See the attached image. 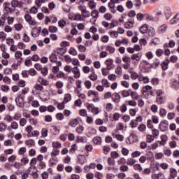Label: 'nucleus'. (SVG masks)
Wrapping results in <instances>:
<instances>
[{"label": "nucleus", "mask_w": 179, "mask_h": 179, "mask_svg": "<svg viewBox=\"0 0 179 179\" xmlns=\"http://www.w3.org/2000/svg\"><path fill=\"white\" fill-rule=\"evenodd\" d=\"M78 10L81 12V15L83 17L86 19V17H89L90 16V12L87 10V8L85 5H80L78 7Z\"/></svg>", "instance_id": "obj_1"}, {"label": "nucleus", "mask_w": 179, "mask_h": 179, "mask_svg": "<svg viewBox=\"0 0 179 179\" xmlns=\"http://www.w3.org/2000/svg\"><path fill=\"white\" fill-rule=\"evenodd\" d=\"M39 97L42 101H48L51 96L48 90H44L41 92Z\"/></svg>", "instance_id": "obj_2"}, {"label": "nucleus", "mask_w": 179, "mask_h": 179, "mask_svg": "<svg viewBox=\"0 0 179 179\" xmlns=\"http://www.w3.org/2000/svg\"><path fill=\"white\" fill-rule=\"evenodd\" d=\"M159 129L162 132H166L169 129V121L166 120H162L159 124Z\"/></svg>", "instance_id": "obj_3"}, {"label": "nucleus", "mask_w": 179, "mask_h": 179, "mask_svg": "<svg viewBox=\"0 0 179 179\" xmlns=\"http://www.w3.org/2000/svg\"><path fill=\"white\" fill-rule=\"evenodd\" d=\"M14 58L16 59L17 62H18V65L24 61V59L23 58V52L20 50H17L14 53Z\"/></svg>", "instance_id": "obj_4"}, {"label": "nucleus", "mask_w": 179, "mask_h": 179, "mask_svg": "<svg viewBox=\"0 0 179 179\" xmlns=\"http://www.w3.org/2000/svg\"><path fill=\"white\" fill-rule=\"evenodd\" d=\"M104 64L106 65V68L108 69H110V71H113V69L115 68V65L114 64V60L111 58L107 59L104 62Z\"/></svg>", "instance_id": "obj_5"}, {"label": "nucleus", "mask_w": 179, "mask_h": 179, "mask_svg": "<svg viewBox=\"0 0 179 179\" xmlns=\"http://www.w3.org/2000/svg\"><path fill=\"white\" fill-rule=\"evenodd\" d=\"M86 108L89 111H91L92 114L97 115L99 114V108L94 106L93 103H86Z\"/></svg>", "instance_id": "obj_6"}, {"label": "nucleus", "mask_w": 179, "mask_h": 179, "mask_svg": "<svg viewBox=\"0 0 179 179\" xmlns=\"http://www.w3.org/2000/svg\"><path fill=\"white\" fill-rule=\"evenodd\" d=\"M15 103L18 107H20V108H23V107H24V98H23V96H22V95L20 94L15 99Z\"/></svg>", "instance_id": "obj_7"}, {"label": "nucleus", "mask_w": 179, "mask_h": 179, "mask_svg": "<svg viewBox=\"0 0 179 179\" xmlns=\"http://www.w3.org/2000/svg\"><path fill=\"white\" fill-rule=\"evenodd\" d=\"M24 19L27 23L30 24V26H36V20L31 17L29 14H26L24 15Z\"/></svg>", "instance_id": "obj_8"}, {"label": "nucleus", "mask_w": 179, "mask_h": 179, "mask_svg": "<svg viewBox=\"0 0 179 179\" xmlns=\"http://www.w3.org/2000/svg\"><path fill=\"white\" fill-rule=\"evenodd\" d=\"M152 89H153V87H152L150 85H145L144 87H143L142 94L143 96H145V99H149V93L148 92H150Z\"/></svg>", "instance_id": "obj_9"}, {"label": "nucleus", "mask_w": 179, "mask_h": 179, "mask_svg": "<svg viewBox=\"0 0 179 179\" xmlns=\"http://www.w3.org/2000/svg\"><path fill=\"white\" fill-rule=\"evenodd\" d=\"M57 90V94H64V90L62 87H64V82L62 81H57L55 84Z\"/></svg>", "instance_id": "obj_10"}, {"label": "nucleus", "mask_w": 179, "mask_h": 179, "mask_svg": "<svg viewBox=\"0 0 179 179\" xmlns=\"http://www.w3.org/2000/svg\"><path fill=\"white\" fill-rule=\"evenodd\" d=\"M161 141H158L161 146H166L167 145V141H169V136L166 134H162L160 136Z\"/></svg>", "instance_id": "obj_11"}, {"label": "nucleus", "mask_w": 179, "mask_h": 179, "mask_svg": "<svg viewBox=\"0 0 179 179\" xmlns=\"http://www.w3.org/2000/svg\"><path fill=\"white\" fill-rule=\"evenodd\" d=\"M71 72L75 79H79V78H80V70H79L78 66L73 67Z\"/></svg>", "instance_id": "obj_12"}, {"label": "nucleus", "mask_w": 179, "mask_h": 179, "mask_svg": "<svg viewBox=\"0 0 179 179\" xmlns=\"http://www.w3.org/2000/svg\"><path fill=\"white\" fill-rule=\"evenodd\" d=\"M112 136L117 141H120V142H122L124 141V136L122 134H118V131H114L113 132Z\"/></svg>", "instance_id": "obj_13"}, {"label": "nucleus", "mask_w": 179, "mask_h": 179, "mask_svg": "<svg viewBox=\"0 0 179 179\" xmlns=\"http://www.w3.org/2000/svg\"><path fill=\"white\" fill-rule=\"evenodd\" d=\"M111 99L113 101V103H120V101L121 100V95H120V94H118L117 92H114L112 94Z\"/></svg>", "instance_id": "obj_14"}, {"label": "nucleus", "mask_w": 179, "mask_h": 179, "mask_svg": "<svg viewBox=\"0 0 179 179\" xmlns=\"http://www.w3.org/2000/svg\"><path fill=\"white\" fill-rule=\"evenodd\" d=\"M177 177V169L171 168L169 169V178L168 179H176Z\"/></svg>", "instance_id": "obj_15"}, {"label": "nucleus", "mask_w": 179, "mask_h": 179, "mask_svg": "<svg viewBox=\"0 0 179 179\" xmlns=\"http://www.w3.org/2000/svg\"><path fill=\"white\" fill-rule=\"evenodd\" d=\"M11 5L13 8H23V2L17 0H13Z\"/></svg>", "instance_id": "obj_16"}, {"label": "nucleus", "mask_w": 179, "mask_h": 179, "mask_svg": "<svg viewBox=\"0 0 179 179\" xmlns=\"http://www.w3.org/2000/svg\"><path fill=\"white\" fill-rule=\"evenodd\" d=\"M151 179H166L164 173L159 172L158 173H154L151 176Z\"/></svg>", "instance_id": "obj_17"}, {"label": "nucleus", "mask_w": 179, "mask_h": 179, "mask_svg": "<svg viewBox=\"0 0 179 179\" xmlns=\"http://www.w3.org/2000/svg\"><path fill=\"white\" fill-rule=\"evenodd\" d=\"M41 32V27L34 28L31 31L32 37H38L40 36V33Z\"/></svg>", "instance_id": "obj_18"}, {"label": "nucleus", "mask_w": 179, "mask_h": 179, "mask_svg": "<svg viewBox=\"0 0 179 179\" xmlns=\"http://www.w3.org/2000/svg\"><path fill=\"white\" fill-rule=\"evenodd\" d=\"M139 30L142 34H145V33H148L149 30V25L148 24H144L140 27Z\"/></svg>", "instance_id": "obj_19"}, {"label": "nucleus", "mask_w": 179, "mask_h": 179, "mask_svg": "<svg viewBox=\"0 0 179 179\" xmlns=\"http://www.w3.org/2000/svg\"><path fill=\"white\" fill-rule=\"evenodd\" d=\"M73 20L76 22H83L85 20V17H83V15L82 14L76 13L74 14Z\"/></svg>", "instance_id": "obj_20"}, {"label": "nucleus", "mask_w": 179, "mask_h": 179, "mask_svg": "<svg viewBox=\"0 0 179 179\" xmlns=\"http://www.w3.org/2000/svg\"><path fill=\"white\" fill-rule=\"evenodd\" d=\"M91 16L92 17V22H96L97 20V17H99V10H94L91 12Z\"/></svg>", "instance_id": "obj_21"}, {"label": "nucleus", "mask_w": 179, "mask_h": 179, "mask_svg": "<svg viewBox=\"0 0 179 179\" xmlns=\"http://www.w3.org/2000/svg\"><path fill=\"white\" fill-rule=\"evenodd\" d=\"M24 143L28 148H34L36 146V142L33 139L27 140Z\"/></svg>", "instance_id": "obj_22"}, {"label": "nucleus", "mask_w": 179, "mask_h": 179, "mask_svg": "<svg viewBox=\"0 0 179 179\" xmlns=\"http://www.w3.org/2000/svg\"><path fill=\"white\" fill-rule=\"evenodd\" d=\"M69 124L73 128H75V127L79 124V118L71 119Z\"/></svg>", "instance_id": "obj_23"}, {"label": "nucleus", "mask_w": 179, "mask_h": 179, "mask_svg": "<svg viewBox=\"0 0 179 179\" xmlns=\"http://www.w3.org/2000/svg\"><path fill=\"white\" fill-rule=\"evenodd\" d=\"M57 55H58L57 54V52H52V54L49 57V59H50V62L54 64V62H55L57 61V59H58Z\"/></svg>", "instance_id": "obj_24"}, {"label": "nucleus", "mask_w": 179, "mask_h": 179, "mask_svg": "<svg viewBox=\"0 0 179 179\" xmlns=\"http://www.w3.org/2000/svg\"><path fill=\"white\" fill-rule=\"evenodd\" d=\"M71 100H72V95H71V94L66 93L64 95V99H63L64 103L67 104V103H69Z\"/></svg>", "instance_id": "obj_25"}, {"label": "nucleus", "mask_w": 179, "mask_h": 179, "mask_svg": "<svg viewBox=\"0 0 179 179\" xmlns=\"http://www.w3.org/2000/svg\"><path fill=\"white\" fill-rule=\"evenodd\" d=\"M130 96L131 99H134V100H139V99H141V96L138 94V92L132 91V90H130Z\"/></svg>", "instance_id": "obj_26"}, {"label": "nucleus", "mask_w": 179, "mask_h": 179, "mask_svg": "<svg viewBox=\"0 0 179 179\" xmlns=\"http://www.w3.org/2000/svg\"><path fill=\"white\" fill-rule=\"evenodd\" d=\"M156 103L161 106L162 104H164L166 103V97L164 96H159L156 98Z\"/></svg>", "instance_id": "obj_27"}, {"label": "nucleus", "mask_w": 179, "mask_h": 179, "mask_svg": "<svg viewBox=\"0 0 179 179\" xmlns=\"http://www.w3.org/2000/svg\"><path fill=\"white\" fill-rule=\"evenodd\" d=\"M139 82H143L145 84L149 83V78L143 76L142 74H139L138 77Z\"/></svg>", "instance_id": "obj_28"}, {"label": "nucleus", "mask_w": 179, "mask_h": 179, "mask_svg": "<svg viewBox=\"0 0 179 179\" xmlns=\"http://www.w3.org/2000/svg\"><path fill=\"white\" fill-rule=\"evenodd\" d=\"M141 58H142L141 53L134 54L131 56V59H133V61H137V62H139V61H141Z\"/></svg>", "instance_id": "obj_29"}, {"label": "nucleus", "mask_w": 179, "mask_h": 179, "mask_svg": "<svg viewBox=\"0 0 179 179\" xmlns=\"http://www.w3.org/2000/svg\"><path fill=\"white\" fill-rule=\"evenodd\" d=\"M147 33L149 37H155L156 36V29L153 27L148 28Z\"/></svg>", "instance_id": "obj_30"}, {"label": "nucleus", "mask_w": 179, "mask_h": 179, "mask_svg": "<svg viewBox=\"0 0 179 179\" xmlns=\"http://www.w3.org/2000/svg\"><path fill=\"white\" fill-rule=\"evenodd\" d=\"M171 87L172 89H174L175 90H178L179 88V82L176 80H172L171 81Z\"/></svg>", "instance_id": "obj_31"}, {"label": "nucleus", "mask_w": 179, "mask_h": 179, "mask_svg": "<svg viewBox=\"0 0 179 179\" xmlns=\"http://www.w3.org/2000/svg\"><path fill=\"white\" fill-rule=\"evenodd\" d=\"M87 162V159L85 155H78V163L80 164H85Z\"/></svg>", "instance_id": "obj_32"}, {"label": "nucleus", "mask_w": 179, "mask_h": 179, "mask_svg": "<svg viewBox=\"0 0 179 179\" xmlns=\"http://www.w3.org/2000/svg\"><path fill=\"white\" fill-rule=\"evenodd\" d=\"M41 138H47L48 136V129L43 128L41 131Z\"/></svg>", "instance_id": "obj_33"}, {"label": "nucleus", "mask_w": 179, "mask_h": 179, "mask_svg": "<svg viewBox=\"0 0 179 179\" xmlns=\"http://www.w3.org/2000/svg\"><path fill=\"white\" fill-rule=\"evenodd\" d=\"M52 147L53 149H60V148H62V144L59 141H53L52 143Z\"/></svg>", "instance_id": "obj_34"}, {"label": "nucleus", "mask_w": 179, "mask_h": 179, "mask_svg": "<svg viewBox=\"0 0 179 179\" xmlns=\"http://www.w3.org/2000/svg\"><path fill=\"white\" fill-rule=\"evenodd\" d=\"M170 64V60L169 59H166L162 64V68L163 71H166L169 69V64Z\"/></svg>", "instance_id": "obj_35"}, {"label": "nucleus", "mask_w": 179, "mask_h": 179, "mask_svg": "<svg viewBox=\"0 0 179 179\" xmlns=\"http://www.w3.org/2000/svg\"><path fill=\"white\" fill-rule=\"evenodd\" d=\"M88 6L90 9H96V7L97 6V3H96L94 1L90 0L88 1Z\"/></svg>", "instance_id": "obj_36"}, {"label": "nucleus", "mask_w": 179, "mask_h": 179, "mask_svg": "<svg viewBox=\"0 0 179 179\" xmlns=\"http://www.w3.org/2000/svg\"><path fill=\"white\" fill-rule=\"evenodd\" d=\"M179 20V13H176V15L171 20V24H176L178 23Z\"/></svg>", "instance_id": "obj_37"}, {"label": "nucleus", "mask_w": 179, "mask_h": 179, "mask_svg": "<svg viewBox=\"0 0 179 179\" xmlns=\"http://www.w3.org/2000/svg\"><path fill=\"white\" fill-rule=\"evenodd\" d=\"M88 78L89 79H90V80H92V82H96V80H97L98 79L97 74H96L94 71L90 74Z\"/></svg>", "instance_id": "obj_38"}, {"label": "nucleus", "mask_w": 179, "mask_h": 179, "mask_svg": "<svg viewBox=\"0 0 179 179\" xmlns=\"http://www.w3.org/2000/svg\"><path fill=\"white\" fill-rule=\"evenodd\" d=\"M166 115H167V110H166V108H161L159 109V116L161 118H164Z\"/></svg>", "instance_id": "obj_39"}, {"label": "nucleus", "mask_w": 179, "mask_h": 179, "mask_svg": "<svg viewBox=\"0 0 179 179\" xmlns=\"http://www.w3.org/2000/svg\"><path fill=\"white\" fill-rule=\"evenodd\" d=\"M87 96L88 97H92L94 96V97H99V92L93 90H89L87 92Z\"/></svg>", "instance_id": "obj_40"}, {"label": "nucleus", "mask_w": 179, "mask_h": 179, "mask_svg": "<svg viewBox=\"0 0 179 179\" xmlns=\"http://www.w3.org/2000/svg\"><path fill=\"white\" fill-rule=\"evenodd\" d=\"M55 104L56 106H57V108L59 110H64V108H65V104H66V103H64V101L62 103H59L58 101H55Z\"/></svg>", "instance_id": "obj_41"}, {"label": "nucleus", "mask_w": 179, "mask_h": 179, "mask_svg": "<svg viewBox=\"0 0 179 179\" xmlns=\"http://www.w3.org/2000/svg\"><path fill=\"white\" fill-rule=\"evenodd\" d=\"M38 83H41V85H43V86H47V85H48V82H47L45 79L41 78V76H39L38 78Z\"/></svg>", "instance_id": "obj_42"}, {"label": "nucleus", "mask_w": 179, "mask_h": 179, "mask_svg": "<svg viewBox=\"0 0 179 179\" xmlns=\"http://www.w3.org/2000/svg\"><path fill=\"white\" fill-rule=\"evenodd\" d=\"M115 73H116V75H122V67H121L120 65H117L115 69Z\"/></svg>", "instance_id": "obj_43"}, {"label": "nucleus", "mask_w": 179, "mask_h": 179, "mask_svg": "<svg viewBox=\"0 0 179 179\" xmlns=\"http://www.w3.org/2000/svg\"><path fill=\"white\" fill-rule=\"evenodd\" d=\"M109 36H110V37L112 38H118V32L117 31H110L108 32Z\"/></svg>", "instance_id": "obj_44"}, {"label": "nucleus", "mask_w": 179, "mask_h": 179, "mask_svg": "<svg viewBox=\"0 0 179 179\" xmlns=\"http://www.w3.org/2000/svg\"><path fill=\"white\" fill-rule=\"evenodd\" d=\"M138 108H131L129 110V115H131V117H136V113H138Z\"/></svg>", "instance_id": "obj_45"}, {"label": "nucleus", "mask_w": 179, "mask_h": 179, "mask_svg": "<svg viewBox=\"0 0 179 179\" xmlns=\"http://www.w3.org/2000/svg\"><path fill=\"white\" fill-rule=\"evenodd\" d=\"M6 44H7V45H13V44H15V40L10 37H8L7 38H6Z\"/></svg>", "instance_id": "obj_46"}, {"label": "nucleus", "mask_w": 179, "mask_h": 179, "mask_svg": "<svg viewBox=\"0 0 179 179\" xmlns=\"http://www.w3.org/2000/svg\"><path fill=\"white\" fill-rule=\"evenodd\" d=\"M155 138L153 135L152 134H147L146 136V141L148 142V143H152V142H153V141H155Z\"/></svg>", "instance_id": "obj_47"}, {"label": "nucleus", "mask_w": 179, "mask_h": 179, "mask_svg": "<svg viewBox=\"0 0 179 179\" xmlns=\"http://www.w3.org/2000/svg\"><path fill=\"white\" fill-rule=\"evenodd\" d=\"M69 54L75 57L78 55V50H76V49H75L74 48H70L69 50Z\"/></svg>", "instance_id": "obj_48"}, {"label": "nucleus", "mask_w": 179, "mask_h": 179, "mask_svg": "<svg viewBox=\"0 0 179 179\" xmlns=\"http://www.w3.org/2000/svg\"><path fill=\"white\" fill-rule=\"evenodd\" d=\"M4 10H6V12H10V10H12V8H10V3L9 2H6L3 4Z\"/></svg>", "instance_id": "obj_49"}, {"label": "nucleus", "mask_w": 179, "mask_h": 179, "mask_svg": "<svg viewBox=\"0 0 179 179\" xmlns=\"http://www.w3.org/2000/svg\"><path fill=\"white\" fill-rule=\"evenodd\" d=\"M166 30H167V25L162 24L158 28L159 33H166Z\"/></svg>", "instance_id": "obj_50"}, {"label": "nucleus", "mask_w": 179, "mask_h": 179, "mask_svg": "<svg viewBox=\"0 0 179 179\" xmlns=\"http://www.w3.org/2000/svg\"><path fill=\"white\" fill-rule=\"evenodd\" d=\"M58 155H59V150H58V148H53L50 153V156L52 157H55V156H58Z\"/></svg>", "instance_id": "obj_51"}, {"label": "nucleus", "mask_w": 179, "mask_h": 179, "mask_svg": "<svg viewBox=\"0 0 179 179\" xmlns=\"http://www.w3.org/2000/svg\"><path fill=\"white\" fill-rule=\"evenodd\" d=\"M93 142L94 143V145H101V142H103V141L101 140V138L99 136L94 137L93 139Z\"/></svg>", "instance_id": "obj_52"}, {"label": "nucleus", "mask_w": 179, "mask_h": 179, "mask_svg": "<svg viewBox=\"0 0 179 179\" xmlns=\"http://www.w3.org/2000/svg\"><path fill=\"white\" fill-rule=\"evenodd\" d=\"M54 52H56V54L57 55H58V54H59L60 55H64V54H65V52H66V50L64 48H57Z\"/></svg>", "instance_id": "obj_53"}, {"label": "nucleus", "mask_w": 179, "mask_h": 179, "mask_svg": "<svg viewBox=\"0 0 179 179\" xmlns=\"http://www.w3.org/2000/svg\"><path fill=\"white\" fill-rule=\"evenodd\" d=\"M126 103L130 107H136L138 103L134 100H129L126 101Z\"/></svg>", "instance_id": "obj_54"}, {"label": "nucleus", "mask_w": 179, "mask_h": 179, "mask_svg": "<svg viewBox=\"0 0 179 179\" xmlns=\"http://www.w3.org/2000/svg\"><path fill=\"white\" fill-rule=\"evenodd\" d=\"M26 152H27V148H26V147H22L18 150V155H20V156H23Z\"/></svg>", "instance_id": "obj_55"}, {"label": "nucleus", "mask_w": 179, "mask_h": 179, "mask_svg": "<svg viewBox=\"0 0 179 179\" xmlns=\"http://www.w3.org/2000/svg\"><path fill=\"white\" fill-rule=\"evenodd\" d=\"M121 94H122V97H129V96L131 94V90H123V91H122Z\"/></svg>", "instance_id": "obj_56"}, {"label": "nucleus", "mask_w": 179, "mask_h": 179, "mask_svg": "<svg viewBox=\"0 0 179 179\" xmlns=\"http://www.w3.org/2000/svg\"><path fill=\"white\" fill-rule=\"evenodd\" d=\"M72 69H73V67L70 65H66L64 67V72H66V73H71V72H72Z\"/></svg>", "instance_id": "obj_57"}, {"label": "nucleus", "mask_w": 179, "mask_h": 179, "mask_svg": "<svg viewBox=\"0 0 179 179\" xmlns=\"http://www.w3.org/2000/svg\"><path fill=\"white\" fill-rule=\"evenodd\" d=\"M101 83H102V85H103V87H110V82H108V80H107V79H106V78H103V79L101 80Z\"/></svg>", "instance_id": "obj_58"}, {"label": "nucleus", "mask_w": 179, "mask_h": 179, "mask_svg": "<svg viewBox=\"0 0 179 179\" xmlns=\"http://www.w3.org/2000/svg\"><path fill=\"white\" fill-rule=\"evenodd\" d=\"M25 131L28 134L29 136H30L31 135V133L33 132V126L31 125H28L26 128H25Z\"/></svg>", "instance_id": "obj_59"}, {"label": "nucleus", "mask_w": 179, "mask_h": 179, "mask_svg": "<svg viewBox=\"0 0 179 179\" xmlns=\"http://www.w3.org/2000/svg\"><path fill=\"white\" fill-rule=\"evenodd\" d=\"M8 128V125L3 122L0 123V132H5L6 129Z\"/></svg>", "instance_id": "obj_60"}, {"label": "nucleus", "mask_w": 179, "mask_h": 179, "mask_svg": "<svg viewBox=\"0 0 179 179\" xmlns=\"http://www.w3.org/2000/svg\"><path fill=\"white\" fill-rule=\"evenodd\" d=\"M124 129V124L119 122L116 124V129L115 131H122Z\"/></svg>", "instance_id": "obj_61"}, {"label": "nucleus", "mask_w": 179, "mask_h": 179, "mask_svg": "<svg viewBox=\"0 0 179 179\" xmlns=\"http://www.w3.org/2000/svg\"><path fill=\"white\" fill-rule=\"evenodd\" d=\"M73 58L69 55H64V61L66 64H71Z\"/></svg>", "instance_id": "obj_62"}, {"label": "nucleus", "mask_w": 179, "mask_h": 179, "mask_svg": "<svg viewBox=\"0 0 179 179\" xmlns=\"http://www.w3.org/2000/svg\"><path fill=\"white\" fill-rule=\"evenodd\" d=\"M164 15L166 19H169L171 16V8H166L164 11Z\"/></svg>", "instance_id": "obj_63"}, {"label": "nucleus", "mask_w": 179, "mask_h": 179, "mask_svg": "<svg viewBox=\"0 0 179 179\" xmlns=\"http://www.w3.org/2000/svg\"><path fill=\"white\" fill-rule=\"evenodd\" d=\"M138 129L140 132H145L146 131V125L141 124L138 127Z\"/></svg>", "instance_id": "obj_64"}]
</instances>
